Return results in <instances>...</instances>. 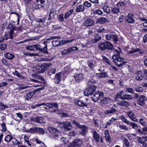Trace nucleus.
Returning a JSON list of instances; mask_svg holds the SVG:
<instances>
[{
    "instance_id": "nucleus-3",
    "label": "nucleus",
    "mask_w": 147,
    "mask_h": 147,
    "mask_svg": "<svg viewBox=\"0 0 147 147\" xmlns=\"http://www.w3.org/2000/svg\"><path fill=\"white\" fill-rule=\"evenodd\" d=\"M104 96V93L102 91H98L93 94L92 97V100L94 102H96L100 100Z\"/></svg>"
},
{
    "instance_id": "nucleus-23",
    "label": "nucleus",
    "mask_w": 147,
    "mask_h": 147,
    "mask_svg": "<svg viewBox=\"0 0 147 147\" xmlns=\"http://www.w3.org/2000/svg\"><path fill=\"white\" fill-rule=\"evenodd\" d=\"M76 104L79 107H87V105L86 102H84L82 100H78L76 102Z\"/></svg>"
},
{
    "instance_id": "nucleus-47",
    "label": "nucleus",
    "mask_w": 147,
    "mask_h": 147,
    "mask_svg": "<svg viewBox=\"0 0 147 147\" xmlns=\"http://www.w3.org/2000/svg\"><path fill=\"white\" fill-rule=\"evenodd\" d=\"M119 9L118 7H115L111 9V12L114 14H117L119 13Z\"/></svg>"
},
{
    "instance_id": "nucleus-18",
    "label": "nucleus",
    "mask_w": 147,
    "mask_h": 147,
    "mask_svg": "<svg viewBox=\"0 0 147 147\" xmlns=\"http://www.w3.org/2000/svg\"><path fill=\"white\" fill-rule=\"evenodd\" d=\"M134 15L133 14L129 13L127 15V18L126 20L129 23H134L135 20L134 19Z\"/></svg>"
},
{
    "instance_id": "nucleus-46",
    "label": "nucleus",
    "mask_w": 147,
    "mask_h": 147,
    "mask_svg": "<svg viewBox=\"0 0 147 147\" xmlns=\"http://www.w3.org/2000/svg\"><path fill=\"white\" fill-rule=\"evenodd\" d=\"M74 11L73 9H71L69 11L67 12L65 14L64 18L65 19L67 18Z\"/></svg>"
},
{
    "instance_id": "nucleus-16",
    "label": "nucleus",
    "mask_w": 147,
    "mask_h": 147,
    "mask_svg": "<svg viewBox=\"0 0 147 147\" xmlns=\"http://www.w3.org/2000/svg\"><path fill=\"white\" fill-rule=\"evenodd\" d=\"M106 38L107 40H109L112 39L115 42L118 41V38L117 36L112 34H109L106 35Z\"/></svg>"
},
{
    "instance_id": "nucleus-5",
    "label": "nucleus",
    "mask_w": 147,
    "mask_h": 147,
    "mask_svg": "<svg viewBox=\"0 0 147 147\" xmlns=\"http://www.w3.org/2000/svg\"><path fill=\"white\" fill-rule=\"evenodd\" d=\"M60 124L62 129L65 131L70 130L71 128L69 127H72L71 123L69 121L61 122L60 123Z\"/></svg>"
},
{
    "instance_id": "nucleus-37",
    "label": "nucleus",
    "mask_w": 147,
    "mask_h": 147,
    "mask_svg": "<svg viewBox=\"0 0 147 147\" xmlns=\"http://www.w3.org/2000/svg\"><path fill=\"white\" fill-rule=\"evenodd\" d=\"M101 38V37L98 35H97L95 38L92 40V42L93 43H95L100 40Z\"/></svg>"
},
{
    "instance_id": "nucleus-10",
    "label": "nucleus",
    "mask_w": 147,
    "mask_h": 147,
    "mask_svg": "<svg viewBox=\"0 0 147 147\" xmlns=\"http://www.w3.org/2000/svg\"><path fill=\"white\" fill-rule=\"evenodd\" d=\"M92 134L93 138L97 143L100 142V140L101 142H103L102 138L100 137L99 134L95 130H93Z\"/></svg>"
},
{
    "instance_id": "nucleus-53",
    "label": "nucleus",
    "mask_w": 147,
    "mask_h": 147,
    "mask_svg": "<svg viewBox=\"0 0 147 147\" xmlns=\"http://www.w3.org/2000/svg\"><path fill=\"white\" fill-rule=\"evenodd\" d=\"M94 13L95 14H97L98 15H101L103 13V12L100 9L95 10L94 11Z\"/></svg>"
},
{
    "instance_id": "nucleus-35",
    "label": "nucleus",
    "mask_w": 147,
    "mask_h": 147,
    "mask_svg": "<svg viewBox=\"0 0 147 147\" xmlns=\"http://www.w3.org/2000/svg\"><path fill=\"white\" fill-rule=\"evenodd\" d=\"M107 21V20L106 18L102 17L97 20L96 22L101 24H103L105 23Z\"/></svg>"
},
{
    "instance_id": "nucleus-54",
    "label": "nucleus",
    "mask_w": 147,
    "mask_h": 147,
    "mask_svg": "<svg viewBox=\"0 0 147 147\" xmlns=\"http://www.w3.org/2000/svg\"><path fill=\"white\" fill-rule=\"evenodd\" d=\"M95 63H94L93 62H92L91 61H88V64L89 67L92 69L94 67V66Z\"/></svg>"
},
{
    "instance_id": "nucleus-40",
    "label": "nucleus",
    "mask_w": 147,
    "mask_h": 147,
    "mask_svg": "<svg viewBox=\"0 0 147 147\" xmlns=\"http://www.w3.org/2000/svg\"><path fill=\"white\" fill-rule=\"evenodd\" d=\"M39 51L45 54H48L47 46L46 45L45 47L43 48H40L38 49Z\"/></svg>"
},
{
    "instance_id": "nucleus-49",
    "label": "nucleus",
    "mask_w": 147,
    "mask_h": 147,
    "mask_svg": "<svg viewBox=\"0 0 147 147\" xmlns=\"http://www.w3.org/2000/svg\"><path fill=\"white\" fill-rule=\"evenodd\" d=\"M143 79L147 80V70L146 69H143Z\"/></svg>"
},
{
    "instance_id": "nucleus-14",
    "label": "nucleus",
    "mask_w": 147,
    "mask_h": 147,
    "mask_svg": "<svg viewBox=\"0 0 147 147\" xmlns=\"http://www.w3.org/2000/svg\"><path fill=\"white\" fill-rule=\"evenodd\" d=\"M146 99V97L144 96L143 95H140L138 100V104L141 106L144 105L145 103V102Z\"/></svg>"
},
{
    "instance_id": "nucleus-2",
    "label": "nucleus",
    "mask_w": 147,
    "mask_h": 147,
    "mask_svg": "<svg viewBox=\"0 0 147 147\" xmlns=\"http://www.w3.org/2000/svg\"><path fill=\"white\" fill-rule=\"evenodd\" d=\"M113 51L115 54L112 57L113 61L114 62L117 66H119V51L115 49H114Z\"/></svg>"
},
{
    "instance_id": "nucleus-29",
    "label": "nucleus",
    "mask_w": 147,
    "mask_h": 147,
    "mask_svg": "<svg viewBox=\"0 0 147 147\" xmlns=\"http://www.w3.org/2000/svg\"><path fill=\"white\" fill-rule=\"evenodd\" d=\"M98 47L99 49L101 50H105L106 49L105 42H100L99 43Z\"/></svg>"
},
{
    "instance_id": "nucleus-8",
    "label": "nucleus",
    "mask_w": 147,
    "mask_h": 147,
    "mask_svg": "<svg viewBox=\"0 0 147 147\" xmlns=\"http://www.w3.org/2000/svg\"><path fill=\"white\" fill-rule=\"evenodd\" d=\"M94 24L93 21L89 18L88 17L85 18V21L83 23V25L87 27L91 26Z\"/></svg>"
},
{
    "instance_id": "nucleus-7",
    "label": "nucleus",
    "mask_w": 147,
    "mask_h": 147,
    "mask_svg": "<svg viewBox=\"0 0 147 147\" xmlns=\"http://www.w3.org/2000/svg\"><path fill=\"white\" fill-rule=\"evenodd\" d=\"M79 128L80 129L79 133L82 135L85 136L87 134L88 129L87 126L84 125H81Z\"/></svg>"
},
{
    "instance_id": "nucleus-6",
    "label": "nucleus",
    "mask_w": 147,
    "mask_h": 147,
    "mask_svg": "<svg viewBox=\"0 0 147 147\" xmlns=\"http://www.w3.org/2000/svg\"><path fill=\"white\" fill-rule=\"evenodd\" d=\"M51 65V63H45L42 64L40 66L38 67L37 70V73L40 74L45 72L47 68Z\"/></svg>"
},
{
    "instance_id": "nucleus-15",
    "label": "nucleus",
    "mask_w": 147,
    "mask_h": 147,
    "mask_svg": "<svg viewBox=\"0 0 147 147\" xmlns=\"http://www.w3.org/2000/svg\"><path fill=\"white\" fill-rule=\"evenodd\" d=\"M122 92H120V99L122 100H129L133 99V96L131 94H122Z\"/></svg>"
},
{
    "instance_id": "nucleus-50",
    "label": "nucleus",
    "mask_w": 147,
    "mask_h": 147,
    "mask_svg": "<svg viewBox=\"0 0 147 147\" xmlns=\"http://www.w3.org/2000/svg\"><path fill=\"white\" fill-rule=\"evenodd\" d=\"M141 50L138 48H137L134 49L133 51H129L127 53V54L128 55L130 54H132L133 53L136 52H137L140 51Z\"/></svg>"
},
{
    "instance_id": "nucleus-64",
    "label": "nucleus",
    "mask_w": 147,
    "mask_h": 147,
    "mask_svg": "<svg viewBox=\"0 0 147 147\" xmlns=\"http://www.w3.org/2000/svg\"><path fill=\"white\" fill-rule=\"evenodd\" d=\"M143 88L142 87L139 86L137 87H135L134 90L137 92H142L143 90Z\"/></svg>"
},
{
    "instance_id": "nucleus-52",
    "label": "nucleus",
    "mask_w": 147,
    "mask_h": 147,
    "mask_svg": "<svg viewBox=\"0 0 147 147\" xmlns=\"http://www.w3.org/2000/svg\"><path fill=\"white\" fill-rule=\"evenodd\" d=\"M139 122L143 126H145L146 125V123L142 118H141L139 119Z\"/></svg>"
},
{
    "instance_id": "nucleus-30",
    "label": "nucleus",
    "mask_w": 147,
    "mask_h": 147,
    "mask_svg": "<svg viewBox=\"0 0 147 147\" xmlns=\"http://www.w3.org/2000/svg\"><path fill=\"white\" fill-rule=\"evenodd\" d=\"M116 110L114 108H111L105 111L104 113L105 115L113 113L116 112Z\"/></svg>"
},
{
    "instance_id": "nucleus-24",
    "label": "nucleus",
    "mask_w": 147,
    "mask_h": 147,
    "mask_svg": "<svg viewBox=\"0 0 147 147\" xmlns=\"http://www.w3.org/2000/svg\"><path fill=\"white\" fill-rule=\"evenodd\" d=\"M32 76L34 78L42 82H44V78L39 75L36 74H33L32 75Z\"/></svg>"
},
{
    "instance_id": "nucleus-43",
    "label": "nucleus",
    "mask_w": 147,
    "mask_h": 147,
    "mask_svg": "<svg viewBox=\"0 0 147 147\" xmlns=\"http://www.w3.org/2000/svg\"><path fill=\"white\" fill-rule=\"evenodd\" d=\"M120 119H121L124 123H126L128 125H129L130 122L127 120V119L125 118V116H122L121 117H120Z\"/></svg>"
},
{
    "instance_id": "nucleus-13",
    "label": "nucleus",
    "mask_w": 147,
    "mask_h": 147,
    "mask_svg": "<svg viewBox=\"0 0 147 147\" xmlns=\"http://www.w3.org/2000/svg\"><path fill=\"white\" fill-rule=\"evenodd\" d=\"M135 79L138 81H140L143 79V73L141 70H138L135 74Z\"/></svg>"
},
{
    "instance_id": "nucleus-4",
    "label": "nucleus",
    "mask_w": 147,
    "mask_h": 147,
    "mask_svg": "<svg viewBox=\"0 0 147 147\" xmlns=\"http://www.w3.org/2000/svg\"><path fill=\"white\" fill-rule=\"evenodd\" d=\"M97 87L95 85H92L88 88L86 89L84 91V94L85 96H89L93 95Z\"/></svg>"
},
{
    "instance_id": "nucleus-31",
    "label": "nucleus",
    "mask_w": 147,
    "mask_h": 147,
    "mask_svg": "<svg viewBox=\"0 0 147 147\" xmlns=\"http://www.w3.org/2000/svg\"><path fill=\"white\" fill-rule=\"evenodd\" d=\"M5 56L8 59L11 60L15 57L14 55L9 53H7L5 54Z\"/></svg>"
},
{
    "instance_id": "nucleus-57",
    "label": "nucleus",
    "mask_w": 147,
    "mask_h": 147,
    "mask_svg": "<svg viewBox=\"0 0 147 147\" xmlns=\"http://www.w3.org/2000/svg\"><path fill=\"white\" fill-rule=\"evenodd\" d=\"M37 127H32V128H30V133L34 134L35 132H37Z\"/></svg>"
},
{
    "instance_id": "nucleus-22",
    "label": "nucleus",
    "mask_w": 147,
    "mask_h": 147,
    "mask_svg": "<svg viewBox=\"0 0 147 147\" xmlns=\"http://www.w3.org/2000/svg\"><path fill=\"white\" fill-rule=\"evenodd\" d=\"M96 76L98 78H105L108 76L107 73L106 72L97 73L96 74Z\"/></svg>"
},
{
    "instance_id": "nucleus-55",
    "label": "nucleus",
    "mask_w": 147,
    "mask_h": 147,
    "mask_svg": "<svg viewBox=\"0 0 147 147\" xmlns=\"http://www.w3.org/2000/svg\"><path fill=\"white\" fill-rule=\"evenodd\" d=\"M96 81L94 79H92L90 80H89L87 83V85L88 86H91L92 85V84H94L96 83Z\"/></svg>"
},
{
    "instance_id": "nucleus-38",
    "label": "nucleus",
    "mask_w": 147,
    "mask_h": 147,
    "mask_svg": "<svg viewBox=\"0 0 147 147\" xmlns=\"http://www.w3.org/2000/svg\"><path fill=\"white\" fill-rule=\"evenodd\" d=\"M40 106L43 105L44 108L45 109H48L51 108L50 103L48 102L47 103H43L40 104Z\"/></svg>"
},
{
    "instance_id": "nucleus-59",
    "label": "nucleus",
    "mask_w": 147,
    "mask_h": 147,
    "mask_svg": "<svg viewBox=\"0 0 147 147\" xmlns=\"http://www.w3.org/2000/svg\"><path fill=\"white\" fill-rule=\"evenodd\" d=\"M136 130V131L138 132L139 134H140L143 135H145L146 134V132H143V130H142L140 129H137Z\"/></svg>"
},
{
    "instance_id": "nucleus-20",
    "label": "nucleus",
    "mask_w": 147,
    "mask_h": 147,
    "mask_svg": "<svg viewBox=\"0 0 147 147\" xmlns=\"http://www.w3.org/2000/svg\"><path fill=\"white\" fill-rule=\"evenodd\" d=\"M75 78L77 82H81L84 78L83 75L81 73L76 74L75 76Z\"/></svg>"
},
{
    "instance_id": "nucleus-21",
    "label": "nucleus",
    "mask_w": 147,
    "mask_h": 147,
    "mask_svg": "<svg viewBox=\"0 0 147 147\" xmlns=\"http://www.w3.org/2000/svg\"><path fill=\"white\" fill-rule=\"evenodd\" d=\"M56 69L51 68L48 71V75L50 76L51 79H54V74L55 73Z\"/></svg>"
},
{
    "instance_id": "nucleus-32",
    "label": "nucleus",
    "mask_w": 147,
    "mask_h": 147,
    "mask_svg": "<svg viewBox=\"0 0 147 147\" xmlns=\"http://www.w3.org/2000/svg\"><path fill=\"white\" fill-rule=\"evenodd\" d=\"M84 7L82 5L78 6L76 8V11L77 12H82L84 10Z\"/></svg>"
},
{
    "instance_id": "nucleus-60",
    "label": "nucleus",
    "mask_w": 147,
    "mask_h": 147,
    "mask_svg": "<svg viewBox=\"0 0 147 147\" xmlns=\"http://www.w3.org/2000/svg\"><path fill=\"white\" fill-rule=\"evenodd\" d=\"M7 46L6 44H3L0 45V49L2 50H4L7 48Z\"/></svg>"
},
{
    "instance_id": "nucleus-39",
    "label": "nucleus",
    "mask_w": 147,
    "mask_h": 147,
    "mask_svg": "<svg viewBox=\"0 0 147 147\" xmlns=\"http://www.w3.org/2000/svg\"><path fill=\"white\" fill-rule=\"evenodd\" d=\"M110 101V98L107 97L105 98L102 99L100 103L102 104H106Z\"/></svg>"
},
{
    "instance_id": "nucleus-61",
    "label": "nucleus",
    "mask_w": 147,
    "mask_h": 147,
    "mask_svg": "<svg viewBox=\"0 0 147 147\" xmlns=\"http://www.w3.org/2000/svg\"><path fill=\"white\" fill-rule=\"evenodd\" d=\"M102 57H103V59L104 60V61L108 64L109 65L110 63V61L105 56Z\"/></svg>"
},
{
    "instance_id": "nucleus-25",
    "label": "nucleus",
    "mask_w": 147,
    "mask_h": 147,
    "mask_svg": "<svg viewBox=\"0 0 147 147\" xmlns=\"http://www.w3.org/2000/svg\"><path fill=\"white\" fill-rule=\"evenodd\" d=\"M52 45L54 47H57L61 45V40L60 39L54 40L52 42Z\"/></svg>"
},
{
    "instance_id": "nucleus-19",
    "label": "nucleus",
    "mask_w": 147,
    "mask_h": 147,
    "mask_svg": "<svg viewBox=\"0 0 147 147\" xmlns=\"http://www.w3.org/2000/svg\"><path fill=\"white\" fill-rule=\"evenodd\" d=\"M72 142V144H74L76 147L81 146L83 144L82 141L80 139H76L74 140Z\"/></svg>"
},
{
    "instance_id": "nucleus-12",
    "label": "nucleus",
    "mask_w": 147,
    "mask_h": 147,
    "mask_svg": "<svg viewBox=\"0 0 147 147\" xmlns=\"http://www.w3.org/2000/svg\"><path fill=\"white\" fill-rule=\"evenodd\" d=\"M30 121L38 123H43V118L42 117L38 116L32 117L30 118Z\"/></svg>"
},
{
    "instance_id": "nucleus-44",
    "label": "nucleus",
    "mask_w": 147,
    "mask_h": 147,
    "mask_svg": "<svg viewBox=\"0 0 147 147\" xmlns=\"http://www.w3.org/2000/svg\"><path fill=\"white\" fill-rule=\"evenodd\" d=\"M123 144L125 145L126 147H129L130 146L129 142L127 139L124 138L123 139Z\"/></svg>"
},
{
    "instance_id": "nucleus-42",
    "label": "nucleus",
    "mask_w": 147,
    "mask_h": 147,
    "mask_svg": "<svg viewBox=\"0 0 147 147\" xmlns=\"http://www.w3.org/2000/svg\"><path fill=\"white\" fill-rule=\"evenodd\" d=\"M120 105L128 107L129 105V104L128 101L122 100L120 101Z\"/></svg>"
},
{
    "instance_id": "nucleus-17",
    "label": "nucleus",
    "mask_w": 147,
    "mask_h": 147,
    "mask_svg": "<svg viewBox=\"0 0 147 147\" xmlns=\"http://www.w3.org/2000/svg\"><path fill=\"white\" fill-rule=\"evenodd\" d=\"M8 28L10 30V31L9 32V36L11 38V39H12V35L13 33V31L16 28L15 26H14L12 24H10L8 26Z\"/></svg>"
},
{
    "instance_id": "nucleus-62",
    "label": "nucleus",
    "mask_w": 147,
    "mask_h": 147,
    "mask_svg": "<svg viewBox=\"0 0 147 147\" xmlns=\"http://www.w3.org/2000/svg\"><path fill=\"white\" fill-rule=\"evenodd\" d=\"M128 115L130 119L133 118L135 116V115L131 111H130L128 113Z\"/></svg>"
},
{
    "instance_id": "nucleus-56",
    "label": "nucleus",
    "mask_w": 147,
    "mask_h": 147,
    "mask_svg": "<svg viewBox=\"0 0 147 147\" xmlns=\"http://www.w3.org/2000/svg\"><path fill=\"white\" fill-rule=\"evenodd\" d=\"M83 4L85 6L88 7H90L91 5V3L87 1H86L84 2Z\"/></svg>"
},
{
    "instance_id": "nucleus-26",
    "label": "nucleus",
    "mask_w": 147,
    "mask_h": 147,
    "mask_svg": "<svg viewBox=\"0 0 147 147\" xmlns=\"http://www.w3.org/2000/svg\"><path fill=\"white\" fill-rule=\"evenodd\" d=\"M26 49L30 51L34 50L35 49L38 50L39 49V46L37 45L30 46L27 47Z\"/></svg>"
},
{
    "instance_id": "nucleus-45",
    "label": "nucleus",
    "mask_w": 147,
    "mask_h": 147,
    "mask_svg": "<svg viewBox=\"0 0 147 147\" xmlns=\"http://www.w3.org/2000/svg\"><path fill=\"white\" fill-rule=\"evenodd\" d=\"M12 136L10 135H7L5 138V140L8 142H10L12 139Z\"/></svg>"
},
{
    "instance_id": "nucleus-1",
    "label": "nucleus",
    "mask_w": 147,
    "mask_h": 147,
    "mask_svg": "<svg viewBox=\"0 0 147 147\" xmlns=\"http://www.w3.org/2000/svg\"><path fill=\"white\" fill-rule=\"evenodd\" d=\"M47 129L51 134L50 136V138L57 139L60 134V131L56 128L51 127H48Z\"/></svg>"
},
{
    "instance_id": "nucleus-34",
    "label": "nucleus",
    "mask_w": 147,
    "mask_h": 147,
    "mask_svg": "<svg viewBox=\"0 0 147 147\" xmlns=\"http://www.w3.org/2000/svg\"><path fill=\"white\" fill-rule=\"evenodd\" d=\"M128 125L130 126H131L132 128L135 129H136L137 128L139 127V126L138 124L132 122H130V123H129V125Z\"/></svg>"
},
{
    "instance_id": "nucleus-11",
    "label": "nucleus",
    "mask_w": 147,
    "mask_h": 147,
    "mask_svg": "<svg viewBox=\"0 0 147 147\" xmlns=\"http://www.w3.org/2000/svg\"><path fill=\"white\" fill-rule=\"evenodd\" d=\"M78 48L77 47H73L69 48L68 49H64L61 52V54L63 55H66L73 51L78 50Z\"/></svg>"
},
{
    "instance_id": "nucleus-33",
    "label": "nucleus",
    "mask_w": 147,
    "mask_h": 147,
    "mask_svg": "<svg viewBox=\"0 0 147 147\" xmlns=\"http://www.w3.org/2000/svg\"><path fill=\"white\" fill-rule=\"evenodd\" d=\"M37 132L39 134L43 135L45 134V132L43 128L37 127Z\"/></svg>"
},
{
    "instance_id": "nucleus-41",
    "label": "nucleus",
    "mask_w": 147,
    "mask_h": 147,
    "mask_svg": "<svg viewBox=\"0 0 147 147\" xmlns=\"http://www.w3.org/2000/svg\"><path fill=\"white\" fill-rule=\"evenodd\" d=\"M34 94V93L32 92L28 93L26 97H25V100H28L30 99Z\"/></svg>"
},
{
    "instance_id": "nucleus-27",
    "label": "nucleus",
    "mask_w": 147,
    "mask_h": 147,
    "mask_svg": "<svg viewBox=\"0 0 147 147\" xmlns=\"http://www.w3.org/2000/svg\"><path fill=\"white\" fill-rule=\"evenodd\" d=\"M106 49L111 50L113 48V46L112 44L108 41L105 42Z\"/></svg>"
},
{
    "instance_id": "nucleus-9",
    "label": "nucleus",
    "mask_w": 147,
    "mask_h": 147,
    "mask_svg": "<svg viewBox=\"0 0 147 147\" xmlns=\"http://www.w3.org/2000/svg\"><path fill=\"white\" fill-rule=\"evenodd\" d=\"M64 73L62 72H60L56 74L55 76H54L55 82L56 84H59L61 80V78Z\"/></svg>"
},
{
    "instance_id": "nucleus-48",
    "label": "nucleus",
    "mask_w": 147,
    "mask_h": 147,
    "mask_svg": "<svg viewBox=\"0 0 147 147\" xmlns=\"http://www.w3.org/2000/svg\"><path fill=\"white\" fill-rule=\"evenodd\" d=\"M7 106L5 105L2 102H0V111L7 108Z\"/></svg>"
},
{
    "instance_id": "nucleus-36",
    "label": "nucleus",
    "mask_w": 147,
    "mask_h": 147,
    "mask_svg": "<svg viewBox=\"0 0 147 147\" xmlns=\"http://www.w3.org/2000/svg\"><path fill=\"white\" fill-rule=\"evenodd\" d=\"M102 9L105 12L109 13L110 12V8L107 5H105L102 7Z\"/></svg>"
},
{
    "instance_id": "nucleus-58",
    "label": "nucleus",
    "mask_w": 147,
    "mask_h": 147,
    "mask_svg": "<svg viewBox=\"0 0 147 147\" xmlns=\"http://www.w3.org/2000/svg\"><path fill=\"white\" fill-rule=\"evenodd\" d=\"M138 140L139 143H140L142 144V145L145 142V141H142L143 140V137H138Z\"/></svg>"
},
{
    "instance_id": "nucleus-51",
    "label": "nucleus",
    "mask_w": 147,
    "mask_h": 147,
    "mask_svg": "<svg viewBox=\"0 0 147 147\" xmlns=\"http://www.w3.org/2000/svg\"><path fill=\"white\" fill-rule=\"evenodd\" d=\"M50 106L51 108L58 109V104L56 102L50 103Z\"/></svg>"
},
{
    "instance_id": "nucleus-63",
    "label": "nucleus",
    "mask_w": 147,
    "mask_h": 147,
    "mask_svg": "<svg viewBox=\"0 0 147 147\" xmlns=\"http://www.w3.org/2000/svg\"><path fill=\"white\" fill-rule=\"evenodd\" d=\"M1 127L2 128V131L5 132L6 130V124L5 123H3L1 124Z\"/></svg>"
},
{
    "instance_id": "nucleus-28",
    "label": "nucleus",
    "mask_w": 147,
    "mask_h": 147,
    "mask_svg": "<svg viewBox=\"0 0 147 147\" xmlns=\"http://www.w3.org/2000/svg\"><path fill=\"white\" fill-rule=\"evenodd\" d=\"M54 11L53 9H51L50 10V11L49 15V17L48 19V20H53L54 19Z\"/></svg>"
}]
</instances>
